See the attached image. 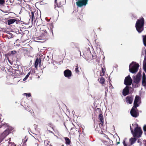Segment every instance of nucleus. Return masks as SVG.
Here are the masks:
<instances>
[{"instance_id":"f257e3e1","label":"nucleus","mask_w":146,"mask_h":146,"mask_svg":"<svg viewBox=\"0 0 146 146\" xmlns=\"http://www.w3.org/2000/svg\"><path fill=\"white\" fill-rule=\"evenodd\" d=\"M144 20L142 17L137 20L135 24V27L137 31L139 33L142 32L143 29Z\"/></svg>"},{"instance_id":"f03ea898","label":"nucleus","mask_w":146,"mask_h":146,"mask_svg":"<svg viewBox=\"0 0 146 146\" xmlns=\"http://www.w3.org/2000/svg\"><path fill=\"white\" fill-rule=\"evenodd\" d=\"M99 118L100 121V123L99 124V127H97L96 130L98 131L100 133L103 132L105 131V129H103V125L104 123V118L103 115L100 114L99 115Z\"/></svg>"},{"instance_id":"7ed1b4c3","label":"nucleus","mask_w":146,"mask_h":146,"mask_svg":"<svg viewBox=\"0 0 146 146\" xmlns=\"http://www.w3.org/2000/svg\"><path fill=\"white\" fill-rule=\"evenodd\" d=\"M130 129L131 133L132 134L134 137H141L142 134V131L141 128L139 127H137L134 130V132H133V130L130 127Z\"/></svg>"},{"instance_id":"20e7f679","label":"nucleus","mask_w":146,"mask_h":146,"mask_svg":"<svg viewBox=\"0 0 146 146\" xmlns=\"http://www.w3.org/2000/svg\"><path fill=\"white\" fill-rule=\"evenodd\" d=\"M139 65L136 62H133L129 66V70L130 72L134 73L137 72L139 67Z\"/></svg>"},{"instance_id":"39448f33","label":"nucleus","mask_w":146,"mask_h":146,"mask_svg":"<svg viewBox=\"0 0 146 146\" xmlns=\"http://www.w3.org/2000/svg\"><path fill=\"white\" fill-rule=\"evenodd\" d=\"M76 4L78 7H85L88 4V0H76Z\"/></svg>"},{"instance_id":"423d86ee","label":"nucleus","mask_w":146,"mask_h":146,"mask_svg":"<svg viewBox=\"0 0 146 146\" xmlns=\"http://www.w3.org/2000/svg\"><path fill=\"white\" fill-rule=\"evenodd\" d=\"M102 137H103L102 142L105 145H108L109 143H111V141L110 140L107 135L102 134Z\"/></svg>"},{"instance_id":"0eeeda50","label":"nucleus","mask_w":146,"mask_h":146,"mask_svg":"<svg viewBox=\"0 0 146 146\" xmlns=\"http://www.w3.org/2000/svg\"><path fill=\"white\" fill-rule=\"evenodd\" d=\"M132 80L129 76L125 78L124 84L126 85H131Z\"/></svg>"},{"instance_id":"6e6552de","label":"nucleus","mask_w":146,"mask_h":146,"mask_svg":"<svg viewBox=\"0 0 146 146\" xmlns=\"http://www.w3.org/2000/svg\"><path fill=\"white\" fill-rule=\"evenodd\" d=\"M64 76L68 79L70 78L72 76L71 71L68 69L65 70L64 72Z\"/></svg>"},{"instance_id":"1a4fd4ad","label":"nucleus","mask_w":146,"mask_h":146,"mask_svg":"<svg viewBox=\"0 0 146 146\" xmlns=\"http://www.w3.org/2000/svg\"><path fill=\"white\" fill-rule=\"evenodd\" d=\"M140 103V98L139 96H136L134 102V107L136 108L138 107V104Z\"/></svg>"},{"instance_id":"9d476101","label":"nucleus","mask_w":146,"mask_h":146,"mask_svg":"<svg viewBox=\"0 0 146 146\" xmlns=\"http://www.w3.org/2000/svg\"><path fill=\"white\" fill-rule=\"evenodd\" d=\"M136 110V108H132L130 111L131 115L134 117H136L138 115V112Z\"/></svg>"},{"instance_id":"9b49d317","label":"nucleus","mask_w":146,"mask_h":146,"mask_svg":"<svg viewBox=\"0 0 146 146\" xmlns=\"http://www.w3.org/2000/svg\"><path fill=\"white\" fill-rule=\"evenodd\" d=\"M141 76V74L139 72L136 76H134L133 78L134 82L135 83H138L140 80Z\"/></svg>"},{"instance_id":"f8f14e48","label":"nucleus","mask_w":146,"mask_h":146,"mask_svg":"<svg viewBox=\"0 0 146 146\" xmlns=\"http://www.w3.org/2000/svg\"><path fill=\"white\" fill-rule=\"evenodd\" d=\"M131 87H129L127 86H126L125 88L123 90L122 94L123 95L125 96L128 95L129 92V88H131Z\"/></svg>"},{"instance_id":"ddd939ff","label":"nucleus","mask_w":146,"mask_h":146,"mask_svg":"<svg viewBox=\"0 0 146 146\" xmlns=\"http://www.w3.org/2000/svg\"><path fill=\"white\" fill-rule=\"evenodd\" d=\"M83 53V55H84V57H86V56H87L91 52L89 49L86 48L84 50Z\"/></svg>"},{"instance_id":"4468645a","label":"nucleus","mask_w":146,"mask_h":146,"mask_svg":"<svg viewBox=\"0 0 146 146\" xmlns=\"http://www.w3.org/2000/svg\"><path fill=\"white\" fill-rule=\"evenodd\" d=\"M9 134V132L8 130H6L1 134V137L2 138H4Z\"/></svg>"},{"instance_id":"2eb2a0df","label":"nucleus","mask_w":146,"mask_h":146,"mask_svg":"<svg viewBox=\"0 0 146 146\" xmlns=\"http://www.w3.org/2000/svg\"><path fill=\"white\" fill-rule=\"evenodd\" d=\"M133 100V98L132 97L127 96L126 98V101L127 103L131 104Z\"/></svg>"},{"instance_id":"dca6fc26","label":"nucleus","mask_w":146,"mask_h":146,"mask_svg":"<svg viewBox=\"0 0 146 146\" xmlns=\"http://www.w3.org/2000/svg\"><path fill=\"white\" fill-rule=\"evenodd\" d=\"M134 137H131L129 139V144L131 145H132L136 141V139Z\"/></svg>"},{"instance_id":"f3484780","label":"nucleus","mask_w":146,"mask_h":146,"mask_svg":"<svg viewBox=\"0 0 146 146\" xmlns=\"http://www.w3.org/2000/svg\"><path fill=\"white\" fill-rule=\"evenodd\" d=\"M17 20L15 19H11L8 20V25H10L14 23Z\"/></svg>"},{"instance_id":"a211bd4d","label":"nucleus","mask_w":146,"mask_h":146,"mask_svg":"<svg viewBox=\"0 0 146 146\" xmlns=\"http://www.w3.org/2000/svg\"><path fill=\"white\" fill-rule=\"evenodd\" d=\"M35 15V12L33 11H31V13H29V16L31 19L32 22H33V21Z\"/></svg>"},{"instance_id":"6ab92c4d","label":"nucleus","mask_w":146,"mask_h":146,"mask_svg":"<svg viewBox=\"0 0 146 146\" xmlns=\"http://www.w3.org/2000/svg\"><path fill=\"white\" fill-rule=\"evenodd\" d=\"M38 64H39L40 65V60L38 59L37 58L36 59L35 61V68H37L38 65Z\"/></svg>"},{"instance_id":"aec40b11","label":"nucleus","mask_w":146,"mask_h":146,"mask_svg":"<svg viewBox=\"0 0 146 146\" xmlns=\"http://www.w3.org/2000/svg\"><path fill=\"white\" fill-rule=\"evenodd\" d=\"M100 83L102 84L103 86L104 85V82H105V80L104 78L103 77H101L100 79L99 80Z\"/></svg>"},{"instance_id":"412c9836","label":"nucleus","mask_w":146,"mask_h":146,"mask_svg":"<svg viewBox=\"0 0 146 146\" xmlns=\"http://www.w3.org/2000/svg\"><path fill=\"white\" fill-rule=\"evenodd\" d=\"M64 139L65 141V143L67 145H70L71 142L70 139L67 137H64Z\"/></svg>"},{"instance_id":"4be33fe9","label":"nucleus","mask_w":146,"mask_h":146,"mask_svg":"<svg viewBox=\"0 0 146 146\" xmlns=\"http://www.w3.org/2000/svg\"><path fill=\"white\" fill-rule=\"evenodd\" d=\"M61 1L59 3V5H58V7H60L61 6L64 5L65 3V0H61Z\"/></svg>"},{"instance_id":"5701e85b","label":"nucleus","mask_w":146,"mask_h":146,"mask_svg":"<svg viewBox=\"0 0 146 146\" xmlns=\"http://www.w3.org/2000/svg\"><path fill=\"white\" fill-rule=\"evenodd\" d=\"M143 68L144 71L146 72V61H144L143 62Z\"/></svg>"},{"instance_id":"b1692460","label":"nucleus","mask_w":146,"mask_h":146,"mask_svg":"<svg viewBox=\"0 0 146 146\" xmlns=\"http://www.w3.org/2000/svg\"><path fill=\"white\" fill-rule=\"evenodd\" d=\"M123 146H131L129 143H126L125 140H123Z\"/></svg>"},{"instance_id":"393cba45","label":"nucleus","mask_w":146,"mask_h":146,"mask_svg":"<svg viewBox=\"0 0 146 146\" xmlns=\"http://www.w3.org/2000/svg\"><path fill=\"white\" fill-rule=\"evenodd\" d=\"M143 42L144 45L146 46V35L145 36H143Z\"/></svg>"},{"instance_id":"a878e982","label":"nucleus","mask_w":146,"mask_h":146,"mask_svg":"<svg viewBox=\"0 0 146 146\" xmlns=\"http://www.w3.org/2000/svg\"><path fill=\"white\" fill-rule=\"evenodd\" d=\"M105 73V70L103 68H102V72H101L100 73V76H104Z\"/></svg>"},{"instance_id":"bb28decb","label":"nucleus","mask_w":146,"mask_h":146,"mask_svg":"<svg viewBox=\"0 0 146 146\" xmlns=\"http://www.w3.org/2000/svg\"><path fill=\"white\" fill-rule=\"evenodd\" d=\"M146 77L145 74L144 73H143V74L142 76V81H144L146 80Z\"/></svg>"},{"instance_id":"cd10ccee","label":"nucleus","mask_w":146,"mask_h":146,"mask_svg":"<svg viewBox=\"0 0 146 146\" xmlns=\"http://www.w3.org/2000/svg\"><path fill=\"white\" fill-rule=\"evenodd\" d=\"M23 96H27V97H30V96H31V94L30 93H24L23 94Z\"/></svg>"},{"instance_id":"c85d7f7f","label":"nucleus","mask_w":146,"mask_h":146,"mask_svg":"<svg viewBox=\"0 0 146 146\" xmlns=\"http://www.w3.org/2000/svg\"><path fill=\"white\" fill-rule=\"evenodd\" d=\"M142 84L143 86H144L146 89V80H145V81L144 80L142 81Z\"/></svg>"},{"instance_id":"c756f323","label":"nucleus","mask_w":146,"mask_h":146,"mask_svg":"<svg viewBox=\"0 0 146 146\" xmlns=\"http://www.w3.org/2000/svg\"><path fill=\"white\" fill-rule=\"evenodd\" d=\"M53 25L52 24H51L50 25V31H51V32L52 33V35L53 34V30H52V29H53Z\"/></svg>"},{"instance_id":"7c9ffc66","label":"nucleus","mask_w":146,"mask_h":146,"mask_svg":"<svg viewBox=\"0 0 146 146\" xmlns=\"http://www.w3.org/2000/svg\"><path fill=\"white\" fill-rule=\"evenodd\" d=\"M5 1L4 0H0V5H3L4 4Z\"/></svg>"},{"instance_id":"2f4dec72","label":"nucleus","mask_w":146,"mask_h":146,"mask_svg":"<svg viewBox=\"0 0 146 146\" xmlns=\"http://www.w3.org/2000/svg\"><path fill=\"white\" fill-rule=\"evenodd\" d=\"M75 71L77 73H78V72H79V70H78V67L77 66H76V68H75Z\"/></svg>"},{"instance_id":"473e14b6","label":"nucleus","mask_w":146,"mask_h":146,"mask_svg":"<svg viewBox=\"0 0 146 146\" xmlns=\"http://www.w3.org/2000/svg\"><path fill=\"white\" fill-rule=\"evenodd\" d=\"M143 129L145 131H146V125H145L143 127Z\"/></svg>"},{"instance_id":"72a5a7b5","label":"nucleus","mask_w":146,"mask_h":146,"mask_svg":"<svg viewBox=\"0 0 146 146\" xmlns=\"http://www.w3.org/2000/svg\"><path fill=\"white\" fill-rule=\"evenodd\" d=\"M29 77L27 76H26L23 79V80L24 81H25L27 78H28Z\"/></svg>"},{"instance_id":"f704fd0d","label":"nucleus","mask_w":146,"mask_h":146,"mask_svg":"<svg viewBox=\"0 0 146 146\" xmlns=\"http://www.w3.org/2000/svg\"><path fill=\"white\" fill-rule=\"evenodd\" d=\"M143 143L145 146H146V140H144L143 141Z\"/></svg>"},{"instance_id":"c9c22d12","label":"nucleus","mask_w":146,"mask_h":146,"mask_svg":"<svg viewBox=\"0 0 146 146\" xmlns=\"http://www.w3.org/2000/svg\"><path fill=\"white\" fill-rule=\"evenodd\" d=\"M144 61H146V50H145V56Z\"/></svg>"},{"instance_id":"e433bc0d","label":"nucleus","mask_w":146,"mask_h":146,"mask_svg":"<svg viewBox=\"0 0 146 146\" xmlns=\"http://www.w3.org/2000/svg\"><path fill=\"white\" fill-rule=\"evenodd\" d=\"M16 53V51H12L11 52V54H15Z\"/></svg>"},{"instance_id":"4c0bfd02","label":"nucleus","mask_w":146,"mask_h":146,"mask_svg":"<svg viewBox=\"0 0 146 146\" xmlns=\"http://www.w3.org/2000/svg\"><path fill=\"white\" fill-rule=\"evenodd\" d=\"M30 73H31V72H29V73L27 74V76H29L30 75Z\"/></svg>"},{"instance_id":"58836bf2","label":"nucleus","mask_w":146,"mask_h":146,"mask_svg":"<svg viewBox=\"0 0 146 146\" xmlns=\"http://www.w3.org/2000/svg\"><path fill=\"white\" fill-rule=\"evenodd\" d=\"M137 142H138V143H139V142H140V140H139H139H138V141H137Z\"/></svg>"},{"instance_id":"ea45409f","label":"nucleus","mask_w":146,"mask_h":146,"mask_svg":"<svg viewBox=\"0 0 146 146\" xmlns=\"http://www.w3.org/2000/svg\"><path fill=\"white\" fill-rule=\"evenodd\" d=\"M79 51V52H80V56H81V52H80V50Z\"/></svg>"},{"instance_id":"a19ab883","label":"nucleus","mask_w":146,"mask_h":146,"mask_svg":"<svg viewBox=\"0 0 146 146\" xmlns=\"http://www.w3.org/2000/svg\"><path fill=\"white\" fill-rule=\"evenodd\" d=\"M111 87V88H113V86H112V85H111V87H110V88Z\"/></svg>"},{"instance_id":"79ce46f5","label":"nucleus","mask_w":146,"mask_h":146,"mask_svg":"<svg viewBox=\"0 0 146 146\" xmlns=\"http://www.w3.org/2000/svg\"><path fill=\"white\" fill-rule=\"evenodd\" d=\"M56 0H55V2H56Z\"/></svg>"},{"instance_id":"37998d69","label":"nucleus","mask_w":146,"mask_h":146,"mask_svg":"<svg viewBox=\"0 0 146 146\" xmlns=\"http://www.w3.org/2000/svg\"><path fill=\"white\" fill-rule=\"evenodd\" d=\"M9 141H10V139H9Z\"/></svg>"},{"instance_id":"c03bdc74","label":"nucleus","mask_w":146,"mask_h":146,"mask_svg":"<svg viewBox=\"0 0 146 146\" xmlns=\"http://www.w3.org/2000/svg\"><path fill=\"white\" fill-rule=\"evenodd\" d=\"M37 144V146H38V145Z\"/></svg>"},{"instance_id":"a18cd8bd","label":"nucleus","mask_w":146,"mask_h":146,"mask_svg":"<svg viewBox=\"0 0 146 146\" xmlns=\"http://www.w3.org/2000/svg\"><path fill=\"white\" fill-rule=\"evenodd\" d=\"M64 145H62V146H63Z\"/></svg>"},{"instance_id":"49530a36","label":"nucleus","mask_w":146,"mask_h":146,"mask_svg":"<svg viewBox=\"0 0 146 146\" xmlns=\"http://www.w3.org/2000/svg\"><path fill=\"white\" fill-rule=\"evenodd\" d=\"M118 143H119V142H118Z\"/></svg>"}]
</instances>
